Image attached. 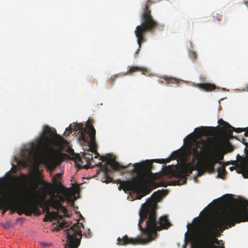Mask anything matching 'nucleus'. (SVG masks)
Here are the masks:
<instances>
[{"instance_id": "obj_1", "label": "nucleus", "mask_w": 248, "mask_h": 248, "mask_svg": "<svg viewBox=\"0 0 248 248\" xmlns=\"http://www.w3.org/2000/svg\"><path fill=\"white\" fill-rule=\"evenodd\" d=\"M223 145L212 138L207 140L201 139H189L187 141L188 150L192 153L191 162L185 163L180 168L169 166L168 170L171 176L180 179L173 182L174 185L186 184L187 176L193 170H197L200 175L206 171H213L216 164L224 157Z\"/></svg>"}, {"instance_id": "obj_2", "label": "nucleus", "mask_w": 248, "mask_h": 248, "mask_svg": "<svg viewBox=\"0 0 248 248\" xmlns=\"http://www.w3.org/2000/svg\"><path fill=\"white\" fill-rule=\"evenodd\" d=\"M139 215L138 227L145 237L132 238L125 235L122 238H117L118 245H137L147 243L155 238L157 231L168 229L171 226L167 216H161L158 220H157L155 204H143Z\"/></svg>"}, {"instance_id": "obj_3", "label": "nucleus", "mask_w": 248, "mask_h": 248, "mask_svg": "<svg viewBox=\"0 0 248 248\" xmlns=\"http://www.w3.org/2000/svg\"><path fill=\"white\" fill-rule=\"evenodd\" d=\"M101 159L103 161H106L104 164L99 162V164L102 165L103 171L106 176L112 170H117L120 168L125 169L128 173L134 172L137 174L135 177L131 180L120 181L119 188L123 189L125 192L138 191L143 186L148 183L150 176L152 174V162L151 160L136 163L134 165L129 164L127 166L124 167L122 166L109 155L103 156Z\"/></svg>"}, {"instance_id": "obj_4", "label": "nucleus", "mask_w": 248, "mask_h": 248, "mask_svg": "<svg viewBox=\"0 0 248 248\" xmlns=\"http://www.w3.org/2000/svg\"><path fill=\"white\" fill-rule=\"evenodd\" d=\"M248 221V204L230 208L225 211L218 217L211 221L205 228V239L201 248H218L214 243L219 244V241L214 238L218 231L222 232L236 223Z\"/></svg>"}, {"instance_id": "obj_5", "label": "nucleus", "mask_w": 248, "mask_h": 248, "mask_svg": "<svg viewBox=\"0 0 248 248\" xmlns=\"http://www.w3.org/2000/svg\"><path fill=\"white\" fill-rule=\"evenodd\" d=\"M67 141L56 133L47 125L44 126L41 137L36 145L32 144L31 147H38L43 150V160L44 164L50 171L53 170L63 161L66 154L61 150Z\"/></svg>"}, {"instance_id": "obj_6", "label": "nucleus", "mask_w": 248, "mask_h": 248, "mask_svg": "<svg viewBox=\"0 0 248 248\" xmlns=\"http://www.w3.org/2000/svg\"><path fill=\"white\" fill-rule=\"evenodd\" d=\"M80 134L79 136V140L80 142L87 143L89 150L87 152L82 154L83 158L85 160L88 166H98L101 167L103 171L102 165L99 164L100 161L103 162L101 158L104 156H100L99 154L96 151V143L95 141V130L93 124H90L89 120L87 121L86 127L82 128L80 131ZM109 155H107L105 156ZM106 163V161H104Z\"/></svg>"}, {"instance_id": "obj_7", "label": "nucleus", "mask_w": 248, "mask_h": 248, "mask_svg": "<svg viewBox=\"0 0 248 248\" xmlns=\"http://www.w3.org/2000/svg\"><path fill=\"white\" fill-rule=\"evenodd\" d=\"M152 3L151 0H146V1L142 4L143 11L140 16L141 23L137 26L135 31L140 48L141 47V43L146 41L145 33L147 32L152 31L159 26L158 23L155 20L151 15V11L149 9V7Z\"/></svg>"}, {"instance_id": "obj_8", "label": "nucleus", "mask_w": 248, "mask_h": 248, "mask_svg": "<svg viewBox=\"0 0 248 248\" xmlns=\"http://www.w3.org/2000/svg\"><path fill=\"white\" fill-rule=\"evenodd\" d=\"M0 209L2 210V215H4L8 210L15 211L19 215L25 214L27 216H31L33 212L37 210L35 205L33 204H24L20 200V194L19 192L12 194L11 198L0 197Z\"/></svg>"}, {"instance_id": "obj_9", "label": "nucleus", "mask_w": 248, "mask_h": 248, "mask_svg": "<svg viewBox=\"0 0 248 248\" xmlns=\"http://www.w3.org/2000/svg\"><path fill=\"white\" fill-rule=\"evenodd\" d=\"M66 246L65 248H78L82 237L81 231L78 223H75L65 231Z\"/></svg>"}, {"instance_id": "obj_10", "label": "nucleus", "mask_w": 248, "mask_h": 248, "mask_svg": "<svg viewBox=\"0 0 248 248\" xmlns=\"http://www.w3.org/2000/svg\"><path fill=\"white\" fill-rule=\"evenodd\" d=\"M37 180L40 182V184L43 186V187L40 188L39 191H38L37 189L39 183L36 180L34 181L32 186V194L31 197L35 201H37L39 199L44 198L46 196V191L49 186V184L46 181L40 178H37Z\"/></svg>"}, {"instance_id": "obj_11", "label": "nucleus", "mask_w": 248, "mask_h": 248, "mask_svg": "<svg viewBox=\"0 0 248 248\" xmlns=\"http://www.w3.org/2000/svg\"><path fill=\"white\" fill-rule=\"evenodd\" d=\"M61 193H62L63 195H55V194H53L51 195L50 200L48 201L49 206L51 207L52 198L53 197L56 198V200L57 201L58 203L59 204H62L63 202L65 201H67L68 202L71 201V196L69 195V193L67 191H61Z\"/></svg>"}, {"instance_id": "obj_12", "label": "nucleus", "mask_w": 248, "mask_h": 248, "mask_svg": "<svg viewBox=\"0 0 248 248\" xmlns=\"http://www.w3.org/2000/svg\"><path fill=\"white\" fill-rule=\"evenodd\" d=\"M51 207L56 210L58 212L61 211L62 213L63 216H67L68 211L65 207L62 206V204L58 203L55 197L52 198Z\"/></svg>"}, {"instance_id": "obj_13", "label": "nucleus", "mask_w": 248, "mask_h": 248, "mask_svg": "<svg viewBox=\"0 0 248 248\" xmlns=\"http://www.w3.org/2000/svg\"><path fill=\"white\" fill-rule=\"evenodd\" d=\"M47 213L44 218V221H52L53 219H56L60 217L57 211H49V208L46 207Z\"/></svg>"}, {"instance_id": "obj_14", "label": "nucleus", "mask_w": 248, "mask_h": 248, "mask_svg": "<svg viewBox=\"0 0 248 248\" xmlns=\"http://www.w3.org/2000/svg\"><path fill=\"white\" fill-rule=\"evenodd\" d=\"M158 82L160 84H176L177 83L176 79L175 78L172 77H168L164 76V77H161L158 80Z\"/></svg>"}, {"instance_id": "obj_15", "label": "nucleus", "mask_w": 248, "mask_h": 248, "mask_svg": "<svg viewBox=\"0 0 248 248\" xmlns=\"http://www.w3.org/2000/svg\"><path fill=\"white\" fill-rule=\"evenodd\" d=\"M239 164L238 170L248 169V158L242 157L239 160Z\"/></svg>"}, {"instance_id": "obj_16", "label": "nucleus", "mask_w": 248, "mask_h": 248, "mask_svg": "<svg viewBox=\"0 0 248 248\" xmlns=\"http://www.w3.org/2000/svg\"><path fill=\"white\" fill-rule=\"evenodd\" d=\"M199 87L206 91H210L214 90L216 88V86L211 83H201L199 84Z\"/></svg>"}, {"instance_id": "obj_17", "label": "nucleus", "mask_w": 248, "mask_h": 248, "mask_svg": "<svg viewBox=\"0 0 248 248\" xmlns=\"http://www.w3.org/2000/svg\"><path fill=\"white\" fill-rule=\"evenodd\" d=\"M208 127L201 126L200 127L195 128V131H196L200 136L208 135Z\"/></svg>"}, {"instance_id": "obj_18", "label": "nucleus", "mask_w": 248, "mask_h": 248, "mask_svg": "<svg viewBox=\"0 0 248 248\" xmlns=\"http://www.w3.org/2000/svg\"><path fill=\"white\" fill-rule=\"evenodd\" d=\"M62 173H58L56 174L52 178V182L54 185L56 186H61L62 185L61 183L58 180L61 178Z\"/></svg>"}, {"instance_id": "obj_19", "label": "nucleus", "mask_w": 248, "mask_h": 248, "mask_svg": "<svg viewBox=\"0 0 248 248\" xmlns=\"http://www.w3.org/2000/svg\"><path fill=\"white\" fill-rule=\"evenodd\" d=\"M128 71L131 73L135 72L141 71L142 72V74H144V73L147 72V70L145 69L141 68L139 67L131 66L129 67Z\"/></svg>"}, {"instance_id": "obj_20", "label": "nucleus", "mask_w": 248, "mask_h": 248, "mask_svg": "<svg viewBox=\"0 0 248 248\" xmlns=\"http://www.w3.org/2000/svg\"><path fill=\"white\" fill-rule=\"evenodd\" d=\"M218 123L220 125H222L224 128L226 129V132H227L228 129H229V127H232V126L230 125L228 123L223 121L222 119H220L218 120Z\"/></svg>"}, {"instance_id": "obj_21", "label": "nucleus", "mask_w": 248, "mask_h": 248, "mask_svg": "<svg viewBox=\"0 0 248 248\" xmlns=\"http://www.w3.org/2000/svg\"><path fill=\"white\" fill-rule=\"evenodd\" d=\"M147 185V184H146L145 186H143L141 188V189H140V190H139L138 191L133 192L134 193H136V194H136V198H137V199H139V200L141 199L143 197H144V196H145V195H146V193H140V191H141V190L143 188H144V187L146 186V185Z\"/></svg>"}, {"instance_id": "obj_22", "label": "nucleus", "mask_w": 248, "mask_h": 248, "mask_svg": "<svg viewBox=\"0 0 248 248\" xmlns=\"http://www.w3.org/2000/svg\"><path fill=\"white\" fill-rule=\"evenodd\" d=\"M213 17L217 21H220L222 17V14L220 12H215L213 13Z\"/></svg>"}, {"instance_id": "obj_23", "label": "nucleus", "mask_w": 248, "mask_h": 248, "mask_svg": "<svg viewBox=\"0 0 248 248\" xmlns=\"http://www.w3.org/2000/svg\"><path fill=\"white\" fill-rule=\"evenodd\" d=\"M238 173H241L244 178H248V169L237 170Z\"/></svg>"}, {"instance_id": "obj_24", "label": "nucleus", "mask_w": 248, "mask_h": 248, "mask_svg": "<svg viewBox=\"0 0 248 248\" xmlns=\"http://www.w3.org/2000/svg\"><path fill=\"white\" fill-rule=\"evenodd\" d=\"M117 78H118L117 75H114L112 76L110 78V82H111V83L113 84L115 80L117 79Z\"/></svg>"}, {"instance_id": "obj_25", "label": "nucleus", "mask_w": 248, "mask_h": 248, "mask_svg": "<svg viewBox=\"0 0 248 248\" xmlns=\"http://www.w3.org/2000/svg\"><path fill=\"white\" fill-rule=\"evenodd\" d=\"M67 222H64V221L59 224V227L61 229H63L65 227H67L68 225L67 224Z\"/></svg>"}, {"instance_id": "obj_26", "label": "nucleus", "mask_w": 248, "mask_h": 248, "mask_svg": "<svg viewBox=\"0 0 248 248\" xmlns=\"http://www.w3.org/2000/svg\"><path fill=\"white\" fill-rule=\"evenodd\" d=\"M226 148L227 151H225L224 153H226L228 152H232L233 150V147L231 145H228L227 146Z\"/></svg>"}, {"instance_id": "obj_27", "label": "nucleus", "mask_w": 248, "mask_h": 248, "mask_svg": "<svg viewBox=\"0 0 248 248\" xmlns=\"http://www.w3.org/2000/svg\"><path fill=\"white\" fill-rule=\"evenodd\" d=\"M19 178H20L21 179L23 180H25L27 178L26 175L25 174H22L20 175V176L19 177Z\"/></svg>"}, {"instance_id": "obj_28", "label": "nucleus", "mask_w": 248, "mask_h": 248, "mask_svg": "<svg viewBox=\"0 0 248 248\" xmlns=\"http://www.w3.org/2000/svg\"><path fill=\"white\" fill-rule=\"evenodd\" d=\"M75 159L77 161H81V158L79 156V155H77V156L75 158Z\"/></svg>"}, {"instance_id": "obj_29", "label": "nucleus", "mask_w": 248, "mask_h": 248, "mask_svg": "<svg viewBox=\"0 0 248 248\" xmlns=\"http://www.w3.org/2000/svg\"><path fill=\"white\" fill-rule=\"evenodd\" d=\"M235 169H236V168H235V167H233V166H232V167H231L230 168V170L231 171H233V170H235Z\"/></svg>"}, {"instance_id": "obj_30", "label": "nucleus", "mask_w": 248, "mask_h": 248, "mask_svg": "<svg viewBox=\"0 0 248 248\" xmlns=\"http://www.w3.org/2000/svg\"><path fill=\"white\" fill-rule=\"evenodd\" d=\"M110 179H111L110 178H109L108 179H107L105 182L107 183H108L110 182Z\"/></svg>"}, {"instance_id": "obj_31", "label": "nucleus", "mask_w": 248, "mask_h": 248, "mask_svg": "<svg viewBox=\"0 0 248 248\" xmlns=\"http://www.w3.org/2000/svg\"><path fill=\"white\" fill-rule=\"evenodd\" d=\"M191 54L192 55V56H193L194 57V58H196V53L195 52H192Z\"/></svg>"}, {"instance_id": "obj_32", "label": "nucleus", "mask_w": 248, "mask_h": 248, "mask_svg": "<svg viewBox=\"0 0 248 248\" xmlns=\"http://www.w3.org/2000/svg\"><path fill=\"white\" fill-rule=\"evenodd\" d=\"M2 186V182H0V187H1ZM2 193V192H1V190H0V195H1Z\"/></svg>"}, {"instance_id": "obj_33", "label": "nucleus", "mask_w": 248, "mask_h": 248, "mask_svg": "<svg viewBox=\"0 0 248 248\" xmlns=\"http://www.w3.org/2000/svg\"><path fill=\"white\" fill-rule=\"evenodd\" d=\"M221 170H222V171L223 172H225L226 171H225V169L224 167H223V168L221 169Z\"/></svg>"}, {"instance_id": "obj_34", "label": "nucleus", "mask_w": 248, "mask_h": 248, "mask_svg": "<svg viewBox=\"0 0 248 248\" xmlns=\"http://www.w3.org/2000/svg\"><path fill=\"white\" fill-rule=\"evenodd\" d=\"M159 161V160H158V159H156L155 161H156V162H159V161ZM159 163H164V162L163 161H161V162H159Z\"/></svg>"}, {"instance_id": "obj_35", "label": "nucleus", "mask_w": 248, "mask_h": 248, "mask_svg": "<svg viewBox=\"0 0 248 248\" xmlns=\"http://www.w3.org/2000/svg\"><path fill=\"white\" fill-rule=\"evenodd\" d=\"M246 89L247 91H248V84L246 86Z\"/></svg>"}, {"instance_id": "obj_36", "label": "nucleus", "mask_w": 248, "mask_h": 248, "mask_svg": "<svg viewBox=\"0 0 248 248\" xmlns=\"http://www.w3.org/2000/svg\"><path fill=\"white\" fill-rule=\"evenodd\" d=\"M71 129V127L69 126V127L66 128V130H68L69 129Z\"/></svg>"}, {"instance_id": "obj_37", "label": "nucleus", "mask_w": 248, "mask_h": 248, "mask_svg": "<svg viewBox=\"0 0 248 248\" xmlns=\"http://www.w3.org/2000/svg\"><path fill=\"white\" fill-rule=\"evenodd\" d=\"M246 148H248V147H246ZM245 150H246V152L247 153H248V149H245Z\"/></svg>"}, {"instance_id": "obj_38", "label": "nucleus", "mask_w": 248, "mask_h": 248, "mask_svg": "<svg viewBox=\"0 0 248 248\" xmlns=\"http://www.w3.org/2000/svg\"><path fill=\"white\" fill-rule=\"evenodd\" d=\"M160 195H158V197L156 198V199H159Z\"/></svg>"}, {"instance_id": "obj_39", "label": "nucleus", "mask_w": 248, "mask_h": 248, "mask_svg": "<svg viewBox=\"0 0 248 248\" xmlns=\"http://www.w3.org/2000/svg\"><path fill=\"white\" fill-rule=\"evenodd\" d=\"M220 170H221L220 169H219L218 170V173H219Z\"/></svg>"}, {"instance_id": "obj_40", "label": "nucleus", "mask_w": 248, "mask_h": 248, "mask_svg": "<svg viewBox=\"0 0 248 248\" xmlns=\"http://www.w3.org/2000/svg\"><path fill=\"white\" fill-rule=\"evenodd\" d=\"M153 196H156V194H155V193H154L153 194Z\"/></svg>"}, {"instance_id": "obj_41", "label": "nucleus", "mask_w": 248, "mask_h": 248, "mask_svg": "<svg viewBox=\"0 0 248 248\" xmlns=\"http://www.w3.org/2000/svg\"><path fill=\"white\" fill-rule=\"evenodd\" d=\"M220 248H225L224 246H221Z\"/></svg>"}]
</instances>
